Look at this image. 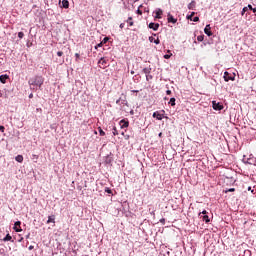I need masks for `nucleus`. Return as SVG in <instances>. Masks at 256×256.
Wrapping results in <instances>:
<instances>
[{"mask_svg": "<svg viewBox=\"0 0 256 256\" xmlns=\"http://www.w3.org/2000/svg\"><path fill=\"white\" fill-rule=\"evenodd\" d=\"M43 83H45V78H43V76H34L28 81L30 87H39V89H41Z\"/></svg>", "mask_w": 256, "mask_h": 256, "instance_id": "1", "label": "nucleus"}, {"mask_svg": "<svg viewBox=\"0 0 256 256\" xmlns=\"http://www.w3.org/2000/svg\"><path fill=\"white\" fill-rule=\"evenodd\" d=\"M212 107L215 111H222L223 105L217 101H212Z\"/></svg>", "mask_w": 256, "mask_h": 256, "instance_id": "2", "label": "nucleus"}, {"mask_svg": "<svg viewBox=\"0 0 256 256\" xmlns=\"http://www.w3.org/2000/svg\"><path fill=\"white\" fill-rule=\"evenodd\" d=\"M204 33L208 36V37H212L213 36V32H211V25L207 24L206 27L204 28Z\"/></svg>", "mask_w": 256, "mask_h": 256, "instance_id": "3", "label": "nucleus"}, {"mask_svg": "<svg viewBox=\"0 0 256 256\" xmlns=\"http://www.w3.org/2000/svg\"><path fill=\"white\" fill-rule=\"evenodd\" d=\"M14 231H16V233H21V231H23V229H21V221L15 222Z\"/></svg>", "mask_w": 256, "mask_h": 256, "instance_id": "4", "label": "nucleus"}, {"mask_svg": "<svg viewBox=\"0 0 256 256\" xmlns=\"http://www.w3.org/2000/svg\"><path fill=\"white\" fill-rule=\"evenodd\" d=\"M120 127L121 129H127V127H129V121H126L125 119L121 120Z\"/></svg>", "mask_w": 256, "mask_h": 256, "instance_id": "5", "label": "nucleus"}, {"mask_svg": "<svg viewBox=\"0 0 256 256\" xmlns=\"http://www.w3.org/2000/svg\"><path fill=\"white\" fill-rule=\"evenodd\" d=\"M235 78L231 77V75H229V72H225L224 73V81L229 82V81H234Z\"/></svg>", "mask_w": 256, "mask_h": 256, "instance_id": "6", "label": "nucleus"}, {"mask_svg": "<svg viewBox=\"0 0 256 256\" xmlns=\"http://www.w3.org/2000/svg\"><path fill=\"white\" fill-rule=\"evenodd\" d=\"M148 27L149 29H153V31H157L159 29V23L151 22Z\"/></svg>", "mask_w": 256, "mask_h": 256, "instance_id": "7", "label": "nucleus"}, {"mask_svg": "<svg viewBox=\"0 0 256 256\" xmlns=\"http://www.w3.org/2000/svg\"><path fill=\"white\" fill-rule=\"evenodd\" d=\"M98 65H99L100 67H103V68L107 67V60H105V58H101V59L98 61Z\"/></svg>", "mask_w": 256, "mask_h": 256, "instance_id": "8", "label": "nucleus"}, {"mask_svg": "<svg viewBox=\"0 0 256 256\" xmlns=\"http://www.w3.org/2000/svg\"><path fill=\"white\" fill-rule=\"evenodd\" d=\"M149 41L150 43H155V45H159V43H161V40H159V38L155 39V37L153 36L149 37Z\"/></svg>", "mask_w": 256, "mask_h": 256, "instance_id": "9", "label": "nucleus"}, {"mask_svg": "<svg viewBox=\"0 0 256 256\" xmlns=\"http://www.w3.org/2000/svg\"><path fill=\"white\" fill-rule=\"evenodd\" d=\"M161 15H163V10L161 8H158L156 10V16L155 19H161Z\"/></svg>", "mask_w": 256, "mask_h": 256, "instance_id": "10", "label": "nucleus"}, {"mask_svg": "<svg viewBox=\"0 0 256 256\" xmlns=\"http://www.w3.org/2000/svg\"><path fill=\"white\" fill-rule=\"evenodd\" d=\"M154 119H157L158 121H161L163 119V115H161L159 112L153 113Z\"/></svg>", "mask_w": 256, "mask_h": 256, "instance_id": "11", "label": "nucleus"}, {"mask_svg": "<svg viewBox=\"0 0 256 256\" xmlns=\"http://www.w3.org/2000/svg\"><path fill=\"white\" fill-rule=\"evenodd\" d=\"M7 79H9V75H7V74H4V75H1V76H0V81H1L3 84L7 83Z\"/></svg>", "mask_w": 256, "mask_h": 256, "instance_id": "12", "label": "nucleus"}, {"mask_svg": "<svg viewBox=\"0 0 256 256\" xmlns=\"http://www.w3.org/2000/svg\"><path fill=\"white\" fill-rule=\"evenodd\" d=\"M168 23H177V19H175V17H173V15L168 14Z\"/></svg>", "mask_w": 256, "mask_h": 256, "instance_id": "13", "label": "nucleus"}, {"mask_svg": "<svg viewBox=\"0 0 256 256\" xmlns=\"http://www.w3.org/2000/svg\"><path fill=\"white\" fill-rule=\"evenodd\" d=\"M195 5H197V3L195 2V0H192L191 3L188 4V9H195Z\"/></svg>", "mask_w": 256, "mask_h": 256, "instance_id": "14", "label": "nucleus"}, {"mask_svg": "<svg viewBox=\"0 0 256 256\" xmlns=\"http://www.w3.org/2000/svg\"><path fill=\"white\" fill-rule=\"evenodd\" d=\"M62 7H64V9H69V1L68 0H63L62 1Z\"/></svg>", "mask_w": 256, "mask_h": 256, "instance_id": "15", "label": "nucleus"}, {"mask_svg": "<svg viewBox=\"0 0 256 256\" xmlns=\"http://www.w3.org/2000/svg\"><path fill=\"white\" fill-rule=\"evenodd\" d=\"M49 223H55V215L48 217L47 224H49Z\"/></svg>", "mask_w": 256, "mask_h": 256, "instance_id": "16", "label": "nucleus"}, {"mask_svg": "<svg viewBox=\"0 0 256 256\" xmlns=\"http://www.w3.org/2000/svg\"><path fill=\"white\" fill-rule=\"evenodd\" d=\"M15 160L18 162V163H23V155H17L15 157Z\"/></svg>", "mask_w": 256, "mask_h": 256, "instance_id": "17", "label": "nucleus"}, {"mask_svg": "<svg viewBox=\"0 0 256 256\" xmlns=\"http://www.w3.org/2000/svg\"><path fill=\"white\" fill-rule=\"evenodd\" d=\"M127 23L129 24L130 27H133V25H134L133 17H129V18L127 19Z\"/></svg>", "mask_w": 256, "mask_h": 256, "instance_id": "18", "label": "nucleus"}, {"mask_svg": "<svg viewBox=\"0 0 256 256\" xmlns=\"http://www.w3.org/2000/svg\"><path fill=\"white\" fill-rule=\"evenodd\" d=\"M202 221H204L205 223H209L211 220L209 219L208 215H204L202 216Z\"/></svg>", "mask_w": 256, "mask_h": 256, "instance_id": "19", "label": "nucleus"}, {"mask_svg": "<svg viewBox=\"0 0 256 256\" xmlns=\"http://www.w3.org/2000/svg\"><path fill=\"white\" fill-rule=\"evenodd\" d=\"M141 9H143V5H140V6L138 7V10H137V14H138V15H143V10H141Z\"/></svg>", "mask_w": 256, "mask_h": 256, "instance_id": "20", "label": "nucleus"}, {"mask_svg": "<svg viewBox=\"0 0 256 256\" xmlns=\"http://www.w3.org/2000/svg\"><path fill=\"white\" fill-rule=\"evenodd\" d=\"M98 131H99V135L101 137H105V131H103V129H101V127L98 128Z\"/></svg>", "mask_w": 256, "mask_h": 256, "instance_id": "21", "label": "nucleus"}, {"mask_svg": "<svg viewBox=\"0 0 256 256\" xmlns=\"http://www.w3.org/2000/svg\"><path fill=\"white\" fill-rule=\"evenodd\" d=\"M143 73H145V75H149V73H151V68H144Z\"/></svg>", "mask_w": 256, "mask_h": 256, "instance_id": "22", "label": "nucleus"}, {"mask_svg": "<svg viewBox=\"0 0 256 256\" xmlns=\"http://www.w3.org/2000/svg\"><path fill=\"white\" fill-rule=\"evenodd\" d=\"M205 39V36L204 35H199L197 37V41H199L200 43Z\"/></svg>", "mask_w": 256, "mask_h": 256, "instance_id": "23", "label": "nucleus"}, {"mask_svg": "<svg viewBox=\"0 0 256 256\" xmlns=\"http://www.w3.org/2000/svg\"><path fill=\"white\" fill-rule=\"evenodd\" d=\"M13 237H11L9 234L6 235V237L3 239V241H11Z\"/></svg>", "mask_w": 256, "mask_h": 256, "instance_id": "24", "label": "nucleus"}, {"mask_svg": "<svg viewBox=\"0 0 256 256\" xmlns=\"http://www.w3.org/2000/svg\"><path fill=\"white\" fill-rule=\"evenodd\" d=\"M169 104H170L172 107H175V98H171L170 101H169Z\"/></svg>", "mask_w": 256, "mask_h": 256, "instance_id": "25", "label": "nucleus"}, {"mask_svg": "<svg viewBox=\"0 0 256 256\" xmlns=\"http://www.w3.org/2000/svg\"><path fill=\"white\" fill-rule=\"evenodd\" d=\"M247 11H249L248 6L243 8L241 15H245V13H247Z\"/></svg>", "mask_w": 256, "mask_h": 256, "instance_id": "26", "label": "nucleus"}, {"mask_svg": "<svg viewBox=\"0 0 256 256\" xmlns=\"http://www.w3.org/2000/svg\"><path fill=\"white\" fill-rule=\"evenodd\" d=\"M18 37H19V39H23V37H25V33L19 32Z\"/></svg>", "mask_w": 256, "mask_h": 256, "instance_id": "27", "label": "nucleus"}, {"mask_svg": "<svg viewBox=\"0 0 256 256\" xmlns=\"http://www.w3.org/2000/svg\"><path fill=\"white\" fill-rule=\"evenodd\" d=\"M113 135H114V136L119 135V132L117 131V128H116V127L113 128Z\"/></svg>", "mask_w": 256, "mask_h": 256, "instance_id": "28", "label": "nucleus"}, {"mask_svg": "<svg viewBox=\"0 0 256 256\" xmlns=\"http://www.w3.org/2000/svg\"><path fill=\"white\" fill-rule=\"evenodd\" d=\"M0 256H6L5 249L3 248L0 249Z\"/></svg>", "mask_w": 256, "mask_h": 256, "instance_id": "29", "label": "nucleus"}, {"mask_svg": "<svg viewBox=\"0 0 256 256\" xmlns=\"http://www.w3.org/2000/svg\"><path fill=\"white\" fill-rule=\"evenodd\" d=\"M193 15H195V12H192L191 15L187 16V19L193 20Z\"/></svg>", "mask_w": 256, "mask_h": 256, "instance_id": "30", "label": "nucleus"}, {"mask_svg": "<svg viewBox=\"0 0 256 256\" xmlns=\"http://www.w3.org/2000/svg\"><path fill=\"white\" fill-rule=\"evenodd\" d=\"M107 41H109V38H108V37H105V38L102 40V44L105 45V43H107Z\"/></svg>", "mask_w": 256, "mask_h": 256, "instance_id": "31", "label": "nucleus"}, {"mask_svg": "<svg viewBox=\"0 0 256 256\" xmlns=\"http://www.w3.org/2000/svg\"><path fill=\"white\" fill-rule=\"evenodd\" d=\"M143 11H144V13H149V7H144L143 6Z\"/></svg>", "mask_w": 256, "mask_h": 256, "instance_id": "32", "label": "nucleus"}, {"mask_svg": "<svg viewBox=\"0 0 256 256\" xmlns=\"http://www.w3.org/2000/svg\"><path fill=\"white\" fill-rule=\"evenodd\" d=\"M57 55H58V57H63V51H58Z\"/></svg>", "mask_w": 256, "mask_h": 256, "instance_id": "33", "label": "nucleus"}, {"mask_svg": "<svg viewBox=\"0 0 256 256\" xmlns=\"http://www.w3.org/2000/svg\"><path fill=\"white\" fill-rule=\"evenodd\" d=\"M192 21H194V23H197L199 21V17H194Z\"/></svg>", "mask_w": 256, "mask_h": 256, "instance_id": "34", "label": "nucleus"}, {"mask_svg": "<svg viewBox=\"0 0 256 256\" xmlns=\"http://www.w3.org/2000/svg\"><path fill=\"white\" fill-rule=\"evenodd\" d=\"M0 131H1V133H4L5 132V126H0Z\"/></svg>", "mask_w": 256, "mask_h": 256, "instance_id": "35", "label": "nucleus"}, {"mask_svg": "<svg viewBox=\"0 0 256 256\" xmlns=\"http://www.w3.org/2000/svg\"><path fill=\"white\" fill-rule=\"evenodd\" d=\"M164 59H171V55L169 54L164 55Z\"/></svg>", "mask_w": 256, "mask_h": 256, "instance_id": "36", "label": "nucleus"}, {"mask_svg": "<svg viewBox=\"0 0 256 256\" xmlns=\"http://www.w3.org/2000/svg\"><path fill=\"white\" fill-rule=\"evenodd\" d=\"M75 57H76V61H79V57H80L79 53H76Z\"/></svg>", "mask_w": 256, "mask_h": 256, "instance_id": "37", "label": "nucleus"}, {"mask_svg": "<svg viewBox=\"0 0 256 256\" xmlns=\"http://www.w3.org/2000/svg\"><path fill=\"white\" fill-rule=\"evenodd\" d=\"M125 27V23L120 24V29H123Z\"/></svg>", "mask_w": 256, "mask_h": 256, "instance_id": "38", "label": "nucleus"}, {"mask_svg": "<svg viewBox=\"0 0 256 256\" xmlns=\"http://www.w3.org/2000/svg\"><path fill=\"white\" fill-rule=\"evenodd\" d=\"M105 191H106V193H110V194L112 193L111 189H109V188H107Z\"/></svg>", "mask_w": 256, "mask_h": 256, "instance_id": "39", "label": "nucleus"}, {"mask_svg": "<svg viewBox=\"0 0 256 256\" xmlns=\"http://www.w3.org/2000/svg\"><path fill=\"white\" fill-rule=\"evenodd\" d=\"M248 9H250V11L253 10V6H251V4L248 5Z\"/></svg>", "mask_w": 256, "mask_h": 256, "instance_id": "40", "label": "nucleus"}, {"mask_svg": "<svg viewBox=\"0 0 256 256\" xmlns=\"http://www.w3.org/2000/svg\"><path fill=\"white\" fill-rule=\"evenodd\" d=\"M97 47H103L102 42H100V43L96 46V49H97Z\"/></svg>", "mask_w": 256, "mask_h": 256, "instance_id": "41", "label": "nucleus"}, {"mask_svg": "<svg viewBox=\"0 0 256 256\" xmlns=\"http://www.w3.org/2000/svg\"><path fill=\"white\" fill-rule=\"evenodd\" d=\"M228 191H229L230 193H233V191H235V188H230Z\"/></svg>", "mask_w": 256, "mask_h": 256, "instance_id": "42", "label": "nucleus"}, {"mask_svg": "<svg viewBox=\"0 0 256 256\" xmlns=\"http://www.w3.org/2000/svg\"><path fill=\"white\" fill-rule=\"evenodd\" d=\"M166 95H171V90H167Z\"/></svg>", "mask_w": 256, "mask_h": 256, "instance_id": "43", "label": "nucleus"}, {"mask_svg": "<svg viewBox=\"0 0 256 256\" xmlns=\"http://www.w3.org/2000/svg\"><path fill=\"white\" fill-rule=\"evenodd\" d=\"M32 157H33V159H39V156H37L35 154Z\"/></svg>", "mask_w": 256, "mask_h": 256, "instance_id": "44", "label": "nucleus"}, {"mask_svg": "<svg viewBox=\"0 0 256 256\" xmlns=\"http://www.w3.org/2000/svg\"><path fill=\"white\" fill-rule=\"evenodd\" d=\"M201 213H202V215H207V210H204Z\"/></svg>", "mask_w": 256, "mask_h": 256, "instance_id": "45", "label": "nucleus"}, {"mask_svg": "<svg viewBox=\"0 0 256 256\" xmlns=\"http://www.w3.org/2000/svg\"><path fill=\"white\" fill-rule=\"evenodd\" d=\"M160 223L165 224V219H164V218H162V219L160 220Z\"/></svg>", "mask_w": 256, "mask_h": 256, "instance_id": "46", "label": "nucleus"}, {"mask_svg": "<svg viewBox=\"0 0 256 256\" xmlns=\"http://www.w3.org/2000/svg\"><path fill=\"white\" fill-rule=\"evenodd\" d=\"M29 251H33L34 247L33 246H29Z\"/></svg>", "mask_w": 256, "mask_h": 256, "instance_id": "47", "label": "nucleus"}, {"mask_svg": "<svg viewBox=\"0 0 256 256\" xmlns=\"http://www.w3.org/2000/svg\"><path fill=\"white\" fill-rule=\"evenodd\" d=\"M29 99H33V93L29 95Z\"/></svg>", "mask_w": 256, "mask_h": 256, "instance_id": "48", "label": "nucleus"}, {"mask_svg": "<svg viewBox=\"0 0 256 256\" xmlns=\"http://www.w3.org/2000/svg\"><path fill=\"white\" fill-rule=\"evenodd\" d=\"M158 135L159 137H163V132H160Z\"/></svg>", "mask_w": 256, "mask_h": 256, "instance_id": "49", "label": "nucleus"}, {"mask_svg": "<svg viewBox=\"0 0 256 256\" xmlns=\"http://www.w3.org/2000/svg\"><path fill=\"white\" fill-rule=\"evenodd\" d=\"M253 13H256V8H252Z\"/></svg>", "mask_w": 256, "mask_h": 256, "instance_id": "50", "label": "nucleus"}, {"mask_svg": "<svg viewBox=\"0 0 256 256\" xmlns=\"http://www.w3.org/2000/svg\"><path fill=\"white\" fill-rule=\"evenodd\" d=\"M29 235H30V234H28V235L26 236V239H29Z\"/></svg>", "mask_w": 256, "mask_h": 256, "instance_id": "51", "label": "nucleus"}, {"mask_svg": "<svg viewBox=\"0 0 256 256\" xmlns=\"http://www.w3.org/2000/svg\"><path fill=\"white\" fill-rule=\"evenodd\" d=\"M37 111H41V108H37Z\"/></svg>", "mask_w": 256, "mask_h": 256, "instance_id": "52", "label": "nucleus"}, {"mask_svg": "<svg viewBox=\"0 0 256 256\" xmlns=\"http://www.w3.org/2000/svg\"><path fill=\"white\" fill-rule=\"evenodd\" d=\"M248 191H251V187L248 188Z\"/></svg>", "mask_w": 256, "mask_h": 256, "instance_id": "53", "label": "nucleus"}, {"mask_svg": "<svg viewBox=\"0 0 256 256\" xmlns=\"http://www.w3.org/2000/svg\"><path fill=\"white\" fill-rule=\"evenodd\" d=\"M146 79H149V76H146Z\"/></svg>", "mask_w": 256, "mask_h": 256, "instance_id": "54", "label": "nucleus"}, {"mask_svg": "<svg viewBox=\"0 0 256 256\" xmlns=\"http://www.w3.org/2000/svg\"><path fill=\"white\" fill-rule=\"evenodd\" d=\"M116 103H119V100H117Z\"/></svg>", "mask_w": 256, "mask_h": 256, "instance_id": "55", "label": "nucleus"}]
</instances>
